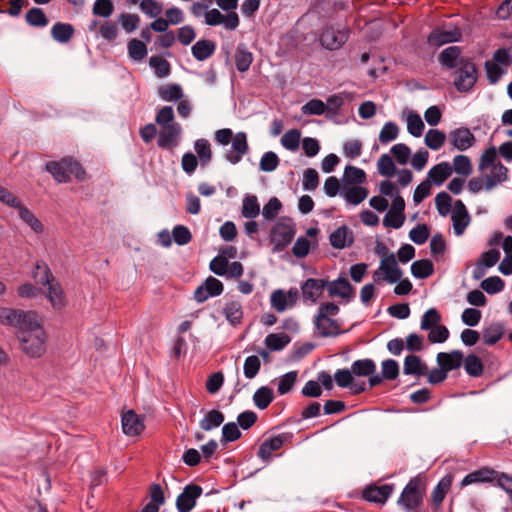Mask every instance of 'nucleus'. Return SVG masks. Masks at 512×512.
Listing matches in <instances>:
<instances>
[{
	"label": "nucleus",
	"instance_id": "obj_16",
	"mask_svg": "<svg viewBox=\"0 0 512 512\" xmlns=\"http://www.w3.org/2000/svg\"><path fill=\"white\" fill-rule=\"evenodd\" d=\"M347 39L348 32L346 29H336L334 27L326 28L320 36L321 44L329 50L339 49Z\"/></svg>",
	"mask_w": 512,
	"mask_h": 512
},
{
	"label": "nucleus",
	"instance_id": "obj_38",
	"mask_svg": "<svg viewBox=\"0 0 512 512\" xmlns=\"http://www.w3.org/2000/svg\"><path fill=\"white\" fill-rule=\"evenodd\" d=\"M273 399V390L267 386L258 388L253 395V402L260 410L266 409L272 403Z\"/></svg>",
	"mask_w": 512,
	"mask_h": 512
},
{
	"label": "nucleus",
	"instance_id": "obj_24",
	"mask_svg": "<svg viewBox=\"0 0 512 512\" xmlns=\"http://www.w3.org/2000/svg\"><path fill=\"white\" fill-rule=\"evenodd\" d=\"M452 174V167L448 162H441L434 165L427 173V181L436 186L442 185Z\"/></svg>",
	"mask_w": 512,
	"mask_h": 512
},
{
	"label": "nucleus",
	"instance_id": "obj_56",
	"mask_svg": "<svg viewBox=\"0 0 512 512\" xmlns=\"http://www.w3.org/2000/svg\"><path fill=\"white\" fill-rule=\"evenodd\" d=\"M398 134V125L392 121L386 122L379 133V141L382 144H388L395 140L398 137Z\"/></svg>",
	"mask_w": 512,
	"mask_h": 512
},
{
	"label": "nucleus",
	"instance_id": "obj_49",
	"mask_svg": "<svg viewBox=\"0 0 512 512\" xmlns=\"http://www.w3.org/2000/svg\"><path fill=\"white\" fill-rule=\"evenodd\" d=\"M26 21L33 27H45L48 25V18L40 8L33 7L26 13Z\"/></svg>",
	"mask_w": 512,
	"mask_h": 512
},
{
	"label": "nucleus",
	"instance_id": "obj_39",
	"mask_svg": "<svg viewBox=\"0 0 512 512\" xmlns=\"http://www.w3.org/2000/svg\"><path fill=\"white\" fill-rule=\"evenodd\" d=\"M504 335V327L500 323H492L483 329L482 338L485 344L494 345Z\"/></svg>",
	"mask_w": 512,
	"mask_h": 512
},
{
	"label": "nucleus",
	"instance_id": "obj_41",
	"mask_svg": "<svg viewBox=\"0 0 512 512\" xmlns=\"http://www.w3.org/2000/svg\"><path fill=\"white\" fill-rule=\"evenodd\" d=\"M253 61V55L242 45L238 46L235 53V65L239 72H246L249 70Z\"/></svg>",
	"mask_w": 512,
	"mask_h": 512
},
{
	"label": "nucleus",
	"instance_id": "obj_12",
	"mask_svg": "<svg viewBox=\"0 0 512 512\" xmlns=\"http://www.w3.org/2000/svg\"><path fill=\"white\" fill-rule=\"evenodd\" d=\"M205 23L209 26H217L223 24L230 31L235 30L240 23L236 12H229L223 15L218 9L213 8L204 13Z\"/></svg>",
	"mask_w": 512,
	"mask_h": 512
},
{
	"label": "nucleus",
	"instance_id": "obj_30",
	"mask_svg": "<svg viewBox=\"0 0 512 512\" xmlns=\"http://www.w3.org/2000/svg\"><path fill=\"white\" fill-rule=\"evenodd\" d=\"M223 314L231 325H238L243 318V309L239 301H229L223 308Z\"/></svg>",
	"mask_w": 512,
	"mask_h": 512
},
{
	"label": "nucleus",
	"instance_id": "obj_47",
	"mask_svg": "<svg viewBox=\"0 0 512 512\" xmlns=\"http://www.w3.org/2000/svg\"><path fill=\"white\" fill-rule=\"evenodd\" d=\"M290 342V337L284 333H271L265 338V345L271 351H279Z\"/></svg>",
	"mask_w": 512,
	"mask_h": 512
},
{
	"label": "nucleus",
	"instance_id": "obj_1",
	"mask_svg": "<svg viewBox=\"0 0 512 512\" xmlns=\"http://www.w3.org/2000/svg\"><path fill=\"white\" fill-rule=\"evenodd\" d=\"M0 323L16 329L21 350L30 358H41L47 350L48 336L33 311L0 307Z\"/></svg>",
	"mask_w": 512,
	"mask_h": 512
},
{
	"label": "nucleus",
	"instance_id": "obj_43",
	"mask_svg": "<svg viewBox=\"0 0 512 512\" xmlns=\"http://www.w3.org/2000/svg\"><path fill=\"white\" fill-rule=\"evenodd\" d=\"M434 272V267L429 260H418L412 263L411 273L417 279H425L431 276Z\"/></svg>",
	"mask_w": 512,
	"mask_h": 512
},
{
	"label": "nucleus",
	"instance_id": "obj_36",
	"mask_svg": "<svg viewBox=\"0 0 512 512\" xmlns=\"http://www.w3.org/2000/svg\"><path fill=\"white\" fill-rule=\"evenodd\" d=\"M351 372L355 376L366 377L375 373L376 364L372 359L356 360L351 365Z\"/></svg>",
	"mask_w": 512,
	"mask_h": 512
},
{
	"label": "nucleus",
	"instance_id": "obj_7",
	"mask_svg": "<svg viewBox=\"0 0 512 512\" xmlns=\"http://www.w3.org/2000/svg\"><path fill=\"white\" fill-rule=\"evenodd\" d=\"M402 275L403 272L398 266L394 253H390V256L380 260L378 268L372 274V278L376 284L383 282L394 284L402 278Z\"/></svg>",
	"mask_w": 512,
	"mask_h": 512
},
{
	"label": "nucleus",
	"instance_id": "obj_18",
	"mask_svg": "<svg viewBox=\"0 0 512 512\" xmlns=\"http://www.w3.org/2000/svg\"><path fill=\"white\" fill-rule=\"evenodd\" d=\"M327 285V280L308 278L301 284V292L304 301L316 303Z\"/></svg>",
	"mask_w": 512,
	"mask_h": 512
},
{
	"label": "nucleus",
	"instance_id": "obj_21",
	"mask_svg": "<svg viewBox=\"0 0 512 512\" xmlns=\"http://www.w3.org/2000/svg\"><path fill=\"white\" fill-rule=\"evenodd\" d=\"M464 354L460 350H453L451 352H440L437 354V363L439 367L449 372L458 369L463 364Z\"/></svg>",
	"mask_w": 512,
	"mask_h": 512
},
{
	"label": "nucleus",
	"instance_id": "obj_44",
	"mask_svg": "<svg viewBox=\"0 0 512 512\" xmlns=\"http://www.w3.org/2000/svg\"><path fill=\"white\" fill-rule=\"evenodd\" d=\"M242 216L248 219L256 218L260 213V206L255 195H248L243 199Z\"/></svg>",
	"mask_w": 512,
	"mask_h": 512
},
{
	"label": "nucleus",
	"instance_id": "obj_26",
	"mask_svg": "<svg viewBox=\"0 0 512 512\" xmlns=\"http://www.w3.org/2000/svg\"><path fill=\"white\" fill-rule=\"evenodd\" d=\"M508 169L500 162L493 165L490 169V173L485 175L486 179V190L493 189L498 184L507 180Z\"/></svg>",
	"mask_w": 512,
	"mask_h": 512
},
{
	"label": "nucleus",
	"instance_id": "obj_28",
	"mask_svg": "<svg viewBox=\"0 0 512 512\" xmlns=\"http://www.w3.org/2000/svg\"><path fill=\"white\" fill-rule=\"evenodd\" d=\"M47 298L54 309H61L65 306V296L61 285L56 280L46 285Z\"/></svg>",
	"mask_w": 512,
	"mask_h": 512
},
{
	"label": "nucleus",
	"instance_id": "obj_45",
	"mask_svg": "<svg viewBox=\"0 0 512 512\" xmlns=\"http://www.w3.org/2000/svg\"><path fill=\"white\" fill-rule=\"evenodd\" d=\"M194 148L202 166H206L212 159L211 145L206 139H198L194 143Z\"/></svg>",
	"mask_w": 512,
	"mask_h": 512
},
{
	"label": "nucleus",
	"instance_id": "obj_40",
	"mask_svg": "<svg viewBox=\"0 0 512 512\" xmlns=\"http://www.w3.org/2000/svg\"><path fill=\"white\" fill-rule=\"evenodd\" d=\"M158 95L164 101H178L183 97V90L179 84H166L158 88Z\"/></svg>",
	"mask_w": 512,
	"mask_h": 512
},
{
	"label": "nucleus",
	"instance_id": "obj_52",
	"mask_svg": "<svg viewBox=\"0 0 512 512\" xmlns=\"http://www.w3.org/2000/svg\"><path fill=\"white\" fill-rule=\"evenodd\" d=\"M301 132L297 129H290L281 137V145L289 150L296 151L299 148Z\"/></svg>",
	"mask_w": 512,
	"mask_h": 512
},
{
	"label": "nucleus",
	"instance_id": "obj_58",
	"mask_svg": "<svg viewBox=\"0 0 512 512\" xmlns=\"http://www.w3.org/2000/svg\"><path fill=\"white\" fill-rule=\"evenodd\" d=\"M279 162L280 160L277 154L273 151H268L262 155L259 163V168L263 172H272L276 170V168L279 165Z\"/></svg>",
	"mask_w": 512,
	"mask_h": 512
},
{
	"label": "nucleus",
	"instance_id": "obj_3",
	"mask_svg": "<svg viewBox=\"0 0 512 512\" xmlns=\"http://www.w3.org/2000/svg\"><path fill=\"white\" fill-rule=\"evenodd\" d=\"M215 140L220 145H228L231 142V149L226 152L225 159L233 165L239 163L249 150L245 132L233 135L229 128L220 129L215 133Z\"/></svg>",
	"mask_w": 512,
	"mask_h": 512
},
{
	"label": "nucleus",
	"instance_id": "obj_60",
	"mask_svg": "<svg viewBox=\"0 0 512 512\" xmlns=\"http://www.w3.org/2000/svg\"><path fill=\"white\" fill-rule=\"evenodd\" d=\"M118 22L127 33H131L138 28L140 17L137 14L122 13L118 17Z\"/></svg>",
	"mask_w": 512,
	"mask_h": 512
},
{
	"label": "nucleus",
	"instance_id": "obj_22",
	"mask_svg": "<svg viewBox=\"0 0 512 512\" xmlns=\"http://www.w3.org/2000/svg\"><path fill=\"white\" fill-rule=\"evenodd\" d=\"M462 50L458 46H449L441 51L439 54V62L440 64L451 70L460 67V62L465 57H461Z\"/></svg>",
	"mask_w": 512,
	"mask_h": 512
},
{
	"label": "nucleus",
	"instance_id": "obj_34",
	"mask_svg": "<svg viewBox=\"0 0 512 512\" xmlns=\"http://www.w3.org/2000/svg\"><path fill=\"white\" fill-rule=\"evenodd\" d=\"M350 231L346 226L338 227L330 234V244L335 249H343L352 243V237L348 239Z\"/></svg>",
	"mask_w": 512,
	"mask_h": 512
},
{
	"label": "nucleus",
	"instance_id": "obj_42",
	"mask_svg": "<svg viewBox=\"0 0 512 512\" xmlns=\"http://www.w3.org/2000/svg\"><path fill=\"white\" fill-rule=\"evenodd\" d=\"M463 365L466 373L471 377H479L483 373L482 361L475 354H469L466 358H463Z\"/></svg>",
	"mask_w": 512,
	"mask_h": 512
},
{
	"label": "nucleus",
	"instance_id": "obj_10",
	"mask_svg": "<svg viewBox=\"0 0 512 512\" xmlns=\"http://www.w3.org/2000/svg\"><path fill=\"white\" fill-rule=\"evenodd\" d=\"M299 298L297 288H290L288 291L283 289L274 290L270 296L271 307L277 312H284L293 307Z\"/></svg>",
	"mask_w": 512,
	"mask_h": 512
},
{
	"label": "nucleus",
	"instance_id": "obj_2",
	"mask_svg": "<svg viewBox=\"0 0 512 512\" xmlns=\"http://www.w3.org/2000/svg\"><path fill=\"white\" fill-rule=\"evenodd\" d=\"M339 313V306L332 302L321 303L314 318V327L320 337H336L345 331L339 323L332 319Z\"/></svg>",
	"mask_w": 512,
	"mask_h": 512
},
{
	"label": "nucleus",
	"instance_id": "obj_25",
	"mask_svg": "<svg viewBox=\"0 0 512 512\" xmlns=\"http://www.w3.org/2000/svg\"><path fill=\"white\" fill-rule=\"evenodd\" d=\"M286 438L285 434H279L265 440L258 449V457L262 460L270 459L272 452L279 450L283 446Z\"/></svg>",
	"mask_w": 512,
	"mask_h": 512
},
{
	"label": "nucleus",
	"instance_id": "obj_33",
	"mask_svg": "<svg viewBox=\"0 0 512 512\" xmlns=\"http://www.w3.org/2000/svg\"><path fill=\"white\" fill-rule=\"evenodd\" d=\"M224 414L216 409L210 410L199 422V427L204 431L218 428L224 422Z\"/></svg>",
	"mask_w": 512,
	"mask_h": 512
},
{
	"label": "nucleus",
	"instance_id": "obj_64",
	"mask_svg": "<svg viewBox=\"0 0 512 512\" xmlns=\"http://www.w3.org/2000/svg\"><path fill=\"white\" fill-rule=\"evenodd\" d=\"M504 285V281L499 276H491L481 282V288L488 294L501 292Z\"/></svg>",
	"mask_w": 512,
	"mask_h": 512
},
{
	"label": "nucleus",
	"instance_id": "obj_46",
	"mask_svg": "<svg viewBox=\"0 0 512 512\" xmlns=\"http://www.w3.org/2000/svg\"><path fill=\"white\" fill-rule=\"evenodd\" d=\"M446 135L438 129H430L427 131L424 142L431 150H439L445 143Z\"/></svg>",
	"mask_w": 512,
	"mask_h": 512
},
{
	"label": "nucleus",
	"instance_id": "obj_48",
	"mask_svg": "<svg viewBox=\"0 0 512 512\" xmlns=\"http://www.w3.org/2000/svg\"><path fill=\"white\" fill-rule=\"evenodd\" d=\"M367 195L368 190L362 186H352L344 192L345 200L352 205L360 204L366 199Z\"/></svg>",
	"mask_w": 512,
	"mask_h": 512
},
{
	"label": "nucleus",
	"instance_id": "obj_27",
	"mask_svg": "<svg viewBox=\"0 0 512 512\" xmlns=\"http://www.w3.org/2000/svg\"><path fill=\"white\" fill-rule=\"evenodd\" d=\"M216 49L214 42L210 40H198L191 48L193 57L198 61H204L210 58Z\"/></svg>",
	"mask_w": 512,
	"mask_h": 512
},
{
	"label": "nucleus",
	"instance_id": "obj_4",
	"mask_svg": "<svg viewBox=\"0 0 512 512\" xmlns=\"http://www.w3.org/2000/svg\"><path fill=\"white\" fill-rule=\"evenodd\" d=\"M425 493L426 483L423 478L413 477L402 490L397 504L407 512H417L423 503Z\"/></svg>",
	"mask_w": 512,
	"mask_h": 512
},
{
	"label": "nucleus",
	"instance_id": "obj_50",
	"mask_svg": "<svg viewBox=\"0 0 512 512\" xmlns=\"http://www.w3.org/2000/svg\"><path fill=\"white\" fill-rule=\"evenodd\" d=\"M139 8L149 18H156L163 12V4L158 0H141Z\"/></svg>",
	"mask_w": 512,
	"mask_h": 512
},
{
	"label": "nucleus",
	"instance_id": "obj_19",
	"mask_svg": "<svg viewBox=\"0 0 512 512\" xmlns=\"http://www.w3.org/2000/svg\"><path fill=\"white\" fill-rule=\"evenodd\" d=\"M325 288L328 291L329 297H340L348 302L353 297V287L344 277H339L333 281L327 280Z\"/></svg>",
	"mask_w": 512,
	"mask_h": 512
},
{
	"label": "nucleus",
	"instance_id": "obj_20",
	"mask_svg": "<svg viewBox=\"0 0 512 512\" xmlns=\"http://www.w3.org/2000/svg\"><path fill=\"white\" fill-rule=\"evenodd\" d=\"M392 492L393 487L388 484L381 486L369 485L363 490L362 497L369 502L383 504L391 496Z\"/></svg>",
	"mask_w": 512,
	"mask_h": 512
},
{
	"label": "nucleus",
	"instance_id": "obj_55",
	"mask_svg": "<svg viewBox=\"0 0 512 512\" xmlns=\"http://www.w3.org/2000/svg\"><path fill=\"white\" fill-rule=\"evenodd\" d=\"M441 315L436 308L428 309L422 316L420 328L422 330H430L439 325Z\"/></svg>",
	"mask_w": 512,
	"mask_h": 512
},
{
	"label": "nucleus",
	"instance_id": "obj_13",
	"mask_svg": "<svg viewBox=\"0 0 512 512\" xmlns=\"http://www.w3.org/2000/svg\"><path fill=\"white\" fill-rule=\"evenodd\" d=\"M223 283L213 276H209L194 292V299L203 303L210 297L219 296L223 293Z\"/></svg>",
	"mask_w": 512,
	"mask_h": 512
},
{
	"label": "nucleus",
	"instance_id": "obj_62",
	"mask_svg": "<svg viewBox=\"0 0 512 512\" xmlns=\"http://www.w3.org/2000/svg\"><path fill=\"white\" fill-rule=\"evenodd\" d=\"M261 368V362L258 356L251 355L245 359L243 372L246 378L253 379Z\"/></svg>",
	"mask_w": 512,
	"mask_h": 512
},
{
	"label": "nucleus",
	"instance_id": "obj_35",
	"mask_svg": "<svg viewBox=\"0 0 512 512\" xmlns=\"http://www.w3.org/2000/svg\"><path fill=\"white\" fill-rule=\"evenodd\" d=\"M17 211L19 218L35 233L41 234L44 231V226L41 221L26 206L22 205Z\"/></svg>",
	"mask_w": 512,
	"mask_h": 512
},
{
	"label": "nucleus",
	"instance_id": "obj_37",
	"mask_svg": "<svg viewBox=\"0 0 512 512\" xmlns=\"http://www.w3.org/2000/svg\"><path fill=\"white\" fill-rule=\"evenodd\" d=\"M452 484V477L447 475L443 477L432 491V501L438 508L441 506L447 492L449 491Z\"/></svg>",
	"mask_w": 512,
	"mask_h": 512
},
{
	"label": "nucleus",
	"instance_id": "obj_61",
	"mask_svg": "<svg viewBox=\"0 0 512 512\" xmlns=\"http://www.w3.org/2000/svg\"><path fill=\"white\" fill-rule=\"evenodd\" d=\"M407 130L414 137H420L424 130V123L417 113H410L407 117Z\"/></svg>",
	"mask_w": 512,
	"mask_h": 512
},
{
	"label": "nucleus",
	"instance_id": "obj_15",
	"mask_svg": "<svg viewBox=\"0 0 512 512\" xmlns=\"http://www.w3.org/2000/svg\"><path fill=\"white\" fill-rule=\"evenodd\" d=\"M181 132L182 128L179 123L161 127L157 145L163 149L173 150L178 145Z\"/></svg>",
	"mask_w": 512,
	"mask_h": 512
},
{
	"label": "nucleus",
	"instance_id": "obj_11",
	"mask_svg": "<svg viewBox=\"0 0 512 512\" xmlns=\"http://www.w3.org/2000/svg\"><path fill=\"white\" fill-rule=\"evenodd\" d=\"M203 489L197 484L186 485L176 499L178 512H190L196 505L197 499L202 495Z\"/></svg>",
	"mask_w": 512,
	"mask_h": 512
},
{
	"label": "nucleus",
	"instance_id": "obj_54",
	"mask_svg": "<svg viewBox=\"0 0 512 512\" xmlns=\"http://www.w3.org/2000/svg\"><path fill=\"white\" fill-rule=\"evenodd\" d=\"M128 54L135 61H141L147 55V47L144 42L138 39H131L128 42Z\"/></svg>",
	"mask_w": 512,
	"mask_h": 512
},
{
	"label": "nucleus",
	"instance_id": "obj_31",
	"mask_svg": "<svg viewBox=\"0 0 512 512\" xmlns=\"http://www.w3.org/2000/svg\"><path fill=\"white\" fill-rule=\"evenodd\" d=\"M403 370L406 375L422 376L426 374L427 367L420 357L411 354L405 357Z\"/></svg>",
	"mask_w": 512,
	"mask_h": 512
},
{
	"label": "nucleus",
	"instance_id": "obj_8",
	"mask_svg": "<svg viewBox=\"0 0 512 512\" xmlns=\"http://www.w3.org/2000/svg\"><path fill=\"white\" fill-rule=\"evenodd\" d=\"M478 73L471 59H463L460 67L455 69L454 86L457 91L467 93L473 89L477 81Z\"/></svg>",
	"mask_w": 512,
	"mask_h": 512
},
{
	"label": "nucleus",
	"instance_id": "obj_14",
	"mask_svg": "<svg viewBox=\"0 0 512 512\" xmlns=\"http://www.w3.org/2000/svg\"><path fill=\"white\" fill-rule=\"evenodd\" d=\"M121 424L123 433L127 436H138L145 429L144 417L136 414L134 410L122 414Z\"/></svg>",
	"mask_w": 512,
	"mask_h": 512
},
{
	"label": "nucleus",
	"instance_id": "obj_57",
	"mask_svg": "<svg viewBox=\"0 0 512 512\" xmlns=\"http://www.w3.org/2000/svg\"><path fill=\"white\" fill-rule=\"evenodd\" d=\"M344 180L347 183L361 185L366 181V173L355 166H347L344 171Z\"/></svg>",
	"mask_w": 512,
	"mask_h": 512
},
{
	"label": "nucleus",
	"instance_id": "obj_17",
	"mask_svg": "<svg viewBox=\"0 0 512 512\" xmlns=\"http://www.w3.org/2000/svg\"><path fill=\"white\" fill-rule=\"evenodd\" d=\"M448 139L453 148L459 151H466L475 143L474 134L466 127L452 130L449 133Z\"/></svg>",
	"mask_w": 512,
	"mask_h": 512
},
{
	"label": "nucleus",
	"instance_id": "obj_29",
	"mask_svg": "<svg viewBox=\"0 0 512 512\" xmlns=\"http://www.w3.org/2000/svg\"><path fill=\"white\" fill-rule=\"evenodd\" d=\"M74 35V27L69 23L57 22L51 28L52 38L59 43H67Z\"/></svg>",
	"mask_w": 512,
	"mask_h": 512
},
{
	"label": "nucleus",
	"instance_id": "obj_6",
	"mask_svg": "<svg viewBox=\"0 0 512 512\" xmlns=\"http://www.w3.org/2000/svg\"><path fill=\"white\" fill-rule=\"evenodd\" d=\"M295 233V225L292 219H279L270 232V242L273 245V252L283 251L292 242Z\"/></svg>",
	"mask_w": 512,
	"mask_h": 512
},
{
	"label": "nucleus",
	"instance_id": "obj_23",
	"mask_svg": "<svg viewBox=\"0 0 512 512\" xmlns=\"http://www.w3.org/2000/svg\"><path fill=\"white\" fill-rule=\"evenodd\" d=\"M498 473L487 467L473 471L467 474L461 481V486H468L475 483L491 482L495 479L498 480Z\"/></svg>",
	"mask_w": 512,
	"mask_h": 512
},
{
	"label": "nucleus",
	"instance_id": "obj_51",
	"mask_svg": "<svg viewBox=\"0 0 512 512\" xmlns=\"http://www.w3.org/2000/svg\"><path fill=\"white\" fill-rule=\"evenodd\" d=\"M452 172L455 171L457 174L467 177L472 173V164L468 156L456 155L453 158Z\"/></svg>",
	"mask_w": 512,
	"mask_h": 512
},
{
	"label": "nucleus",
	"instance_id": "obj_59",
	"mask_svg": "<svg viewBox=\"0 0 512 512\" xmlns=\"http://www.w3.org/2000/svg\"><path fill=\"white\" fill-rule=\"evenodd\" d=\"M149 64L154 69L155 74L159 78L166 77L170 74V64L163 57L152 56L149 60Z\"/></svg>",
	"mask_w": 512,
	"mask_h": 512
},
{
	"label": "nucleus",
	"instance_id": "obj_53",
	"mask_svg": "<svg viewBox=\"0 0 512 512\" xmlns=\"http://www.w3.org/2000/svg\"><path fill=\"white\" fill-rule=\"evenodd\" d=\"M282 203L277 197H272L264 205L262 216L266 221L274 220L282 209Z\"/></svg>",
	"mask_w": 512,
	"mask_h": 512
},
{
	"label": "nucleus",
	"instance_id": "obj_9",
	"mask_svg": "<svg viewBox=\"0 0 512 512\" xmlns=\"http://www.w3.org/2000/svg\"><path fill=\"white\" fill-rule=\"evenodd\" d=\"M462 32L458 27H437L431 31L427 37V42L430 46L440 47L445 44L460 41Z\"/></svg>",
	"mask_w": 512,
	"mask_h": 512
},
{
	"label": "nucleus",
	"instance_id": "obj_32",
	"mask_svg": "<svg viewBox=\"0 0 512 512\" xmlns=\"http://www.w3.org/2000/svg\"><path fill=\"white\" fill-rule=\"evenodd\" d=\"M32 277L37 284H41L42 286H46L55 280L49 266L44 261L36 262Z\"/></svg>",
	"mask_w": 512,
	"mask_h": 512
},
{
	"label": "nucleus",
	"instance_id": "obj_5",
	"mask_svg": "<svg viewBox=\"0 0 512 512\" xmlns=\"http://www.w3.org/2000/svg\"><path fill=\"white\" fill-rule=\"evenodd\" d=\"M46 170L59 183H66L73 175L79 180L85 177V171L81 164L71 158H64L61 161H50L46 164Z\"/></svg>",
	"mask_w": 512,
	"mask_h": 512
},
{
	"label": "nucleus",
	"instance_id": "obj_63",
	"mask_svg": "<svg viewBox=\"0 0 512 512\" xmlns=\"http://www.w3.org/2000/svg\"><path fill=\"white\" fill-rule=\"evenodd\" d=\"M114 11V4L111 0H96L92 12L95 16L108 18Z\"/></svg>",
	"mask_w": 512,
	"mask_h": 512
}]
</instances>
